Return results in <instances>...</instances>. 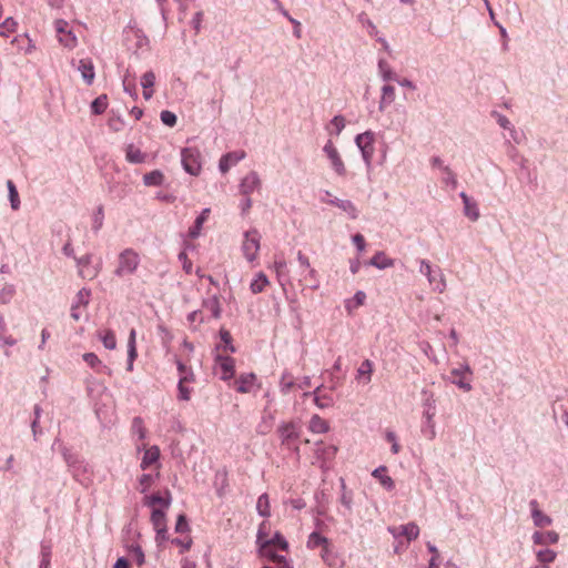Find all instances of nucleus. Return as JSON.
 I'll use <instances>...</instances> for the list:
<instances>
[{"label": "nucleus", "mask_w": 568, "mask_h": 568, "mask_svg": "<svg viewBox=\"0 0 568 568\" xmlns=\"http://www.w3.org/2000/svg\"><path fill=\"white\" fill-rule=\"evenodd\" d=\"M373 374V363L369 359H364L357 368V378L365 377V383H369Z\"/></svg>", "instance_id": "obj_43"}, {"label": "nucleus", "mask_w": 568, "mask_h": 568, "mask_svg": "<svg viewBox=\"0 0 568 568\" xmlns=\"http://www.w3.org/2000/svg\"><path fill=\"white\" fill-rule=\"evenodd\" d=\"M172 503V495L170 490H165L164 496L159 493L146 495L143 498V505L152 508L151 523L156 532H161L166 527L165 510H168Z\"/></svg>", "instance_id": "obj_1"}, {"label": "nucleus", "mask_w": 568, "mask_h": 568, "mask_svg": "<svg viewBox=\"0 0 568 568\" xmlns=\"http://www.w3.org/2000/svg\"><path fill=\"white\" fill-rule=\"evenodd\" d=\"M104 211L103 206H98L97 211L93 214V231L98 232L103 225Z\"/></svg>", "instance_id": "obj_59"}, {"label": "nucleus", "mask_w": 568, "mask_h": 568, "mask_svg": "<svg viewBox=\"0 0 568 568\" xmlns=\"http://www.w3.org/2000/svg\"><path fill=\"white\" fill-rule=\"evenodd\" d=\"M341 488H342V495H341V504L347 509L352 510L353 505V498L351 493L346 490V485L344 479H341Z\"/></svg>", "instance_id": "obj_56"}, {"label": "nucleus", "mask_w": 568, "mask_h": 568, "mask_svg": "<svg viewBox=\"0 0 568 568\" xmlns=\"http://www.w3.org/2000/svg\"><path fill=\"white\" fill-rule=\"evenodd\" d=\"M69 23L63 19H58L54 21V28L58 34L59 42L65 48L73 49L77 43V37L74 33L68 29Z\"/></svg>", "instance_id": "obj_11"}, {"label": "nucleus", "mask_w": 568, "mask_h": 568, "mask_svg": "<svg viewBox=\"0 0 568 568\" xmlns=\"http://www.w3.org/2000/svg\"><path fill=\"white\" fill-rule=\"evenodd\" d=\"M18 23L13 18H7L2 23H0V36L8 37L10 33H13L17 29Z\"/></svg>", "instance_id": "obj_52"}, {"label": "nucleus", "mask_w": 568, "mask_h": 568, "mask_svg": "<svg viewBox=\"0 0 568 568\" xmlns=\"http://www.w3.org/2000/svg\"><path fill=\"white\" fill-rule=\"evenodd\" d=\"M555 416L559 415L562 423L568 427V399L554 407Z\"/></svg>", "instance_id": "obj_55"}, {"label": "nucleus", "mask_w": 568, "mask_h": 568, "mask_svg": "<svg viewBox=\"0 0 568 568\" xmlns=\"http://www.w3.org/2000/svg\"><path fill=\"white\" fill-rule=\"evenodd\" d=\"M387 530L394 538L405 537L408 542L415 540L419 535V527L413 521L406 525L388 527Z\"/></svg>", "instance_id": "obj_14"}, {"label": "nucleus", "mask_w": 568, "mask_h": 568, "mask_svg": "<svg viewBox=\"0 0 568 568\" xmlns=\"http://www.w3.org/2000/svg\"><path fill=\"white\" fill-rule=\"evenodd\" d=\"M203 307L211 312L214 318H220L222 314L221 303L216 295L203 301Z\"/></svg>", "instance_id": "obj_39"}, {"label": "nucleus", "mask_w": 568, "mask_h": 568, "mask_svg": "<svg viewBox=\"0 0 568 568\" xmlns=\"http://www.w3.org/2000/svg\"><path fill=\"white\" fill-rule=\"evenodd\" d=\"M419 272L425 275L433 290L443 293L446 290V280L439 267L433 268L426 260H420Z\"/></svg>", "instance_id": "obj_4"}, {"label": "nucleus", "mask_w": 568, "mask_h": 568, "mask_svg": "<svg viewBox=\"0 0 568 568\" xmlns=\"http://www.w3.org/2000/svg\"><path fill=\"white\" fill-rule=\"evenodd\" d=\"M308 429L315 434H325L329 430V425L321 416L313 415L310 420Z\"/></svg>", "instance_id": "obj_35"}, {"label": "nucleus", "mask_w": 568, "mask_h": 568, "mask_svg": "<svg viewBox=\"0 0 568 568\" xmlns=\"http://www.w3.org/2000/svg\"><path fill=\"white\" fill-rule=\"evenodd\" d=\"M125 160L132 164H141L145 162L146 154L139 148H135L134 144L130 143L125 148Z\"/></svg>", "instance_id": "obj_29"}, {"label": "nucleus", "mask_w": 568, "mask_h": 568, "mask_svg": "<svg viewBox=\"0 0 568 568\" xmlns=\"http://www.w3.org/2000/svg\"><path fill=\"white\" fill-rule=\"evenodd\" d=\"M381 91L382 94L378 103V110L384 112L385 109L395 101V88L390 84H385L382 87Z\"/></svg>", "instance_id": "obj_26"}, {"label": "nucleus", "mask_w": 568, "mask_h": 568, "mask_svg": "<svg viewBox=\"0 0 568 568\" xmlns=\"http://www.w3.org/2000/svg\"><path fill=\"white\" fill-rule=\"evenodd\" d=\"M261 187V180L255 171L246 174L240 183V192L244 196H250L254 191Z\"/></svg>", "instance_id": "obj_16"}, {"label": "nucleus", "mask_w": 568, "mask_h": 568, "mask_svg": "<svg viewBox=\"0 0 568 568\" xmlns=\"http://www.w3.org/2000/svg\"><path fill=\"white\" fill-rule=\"evenodd\" d=\"M215 363L222 371L221 379L229 381L234 376L235 362L234 358L226 355L216 354Z\"/></svg>", "instance_id": "obj_17"}, {"label": "nucleus", "mask_w": 568, "mask_h": 568, "mask_svg": "<svg viewBox=\"0 0 568 568\" xmlns=\"http://www.w3.org/2000/svg\"><path fill=\"white\" fill-rule=\"evenodd\" d=\"M7 187L9 191V200L11 203V207L13 210H18L20 207V200H19V193L17 191L14 183L11 180H8Z\"/></svg>", "instance_id": "obj_48"}, {"label": "nucleus", "mask_w": 568, "mask_h": 568, "mask_svg": "<svg viewBox=\"0 0 568 568\" xmlns=\"http://www.w3.org/2000/svg\"><path fill=\"white\" fill-rule=\"evenodd\" d=\"M471 375V369L468 364L460 365L459 367L453 368L450 371V382L465 392L471 390V385L469 383V376Z\"/></svg>", "instance_id": "obj_10"}, {"label": "nucleus", "mask_w": 568, "mask_h": 568, "mask_svg": "<svg viewBox=\"0 0 568 568\" xmlns=\"http://www.w3.org/2000/svg\"><path fill=\"white\" fill-rule=\"evenodd\" d=\"M51 549L49 546L41 547V561L39 568H50Z\"/></svg>", "instance_id": "obj_61"}, {"label": "nucleus", "mask_w": 568, "mask_h": 568, "mask_svg": "<svg viewBox=\"0 0 568 568\" xmlns=\"http://www.w3.org/2000/svg\"><path fill=\"white\" fill-rule=\"evenodd\" d=\"M78 70L81 73L83 81L88 85H91L95 77L92 61L90 59H81L79 61Z\"/></svg>", "instance_id": "obj_24"}, {"label": "nucleus", "mask_w": 568, "mask_h": 568, "mask_svg": "<svg viewBox=\"0 0 568 568\" xmlns=\"http://www.w3.org/2000/svg\"><path fill=\"white\" fill-rule=\"evenodd\" d=\"M529 506L531 508V517L535 526L546 527L551 525L552 519L538 508V503L536 499L530 500Z\"/></svg>", "instance_id": "obj_23"}, {"label": "nucleus", "mask_w": 568, "mask_h": 568, "mask_svg": "<svg viewBox=\"0 0 568 568\" xmlns=\"http://www.w3.org/2000/svg\"><path fill=\"white\" fill-rule=\"evenodd\" d=\"M537 560L541 564H550L555 561L557 552L552 549H540L536 552Z\"/></svg>", "instance_id": "obj_49"}, {"label": "nucleus", "mask_w": 568, "mask_h": 568, "mask_svg": "<svg viewBox=\"0 0 568 568\" xmlns=\"http://www.w3.org/2000/svg\"><path fill=\"white\" fill-rule=\"evenodd\" d=\"M160 457V450L156 446L151 447L150 449L145 450L140 467L145 470L148 469L152 464L158 462Z\"/></svg>", "instance_id": "obj_37"}, {"label": "nucleus", "mask_w": 568, "mask_h": 568, "mask_svg": "<svg viewBox=\"0 0 568 568\" xmlns=\"http://www.w3.org/2000/svg\"><path fill=\"white\" fill-rule=\"evenodd\" d=\"M261 235L257 230H250L244 233L242 251L248 262L255 261L260 251Z\"/></svg>", "instance_id": "obj_7"}, {"label": "nucleus", "mask_w": 568, "mask_h": 568, "mask_svg": "<svg viewBox=\"0 0 568 568\" xmlns=\"http://www.w3.org/2000/svg\"><path fill=\"white\" fill-rule=\"evenodd\" d=\"M99 337L106 349L112 351L116 347V338L112 331L106 329L104 332H101L99 333Z\"/></svg>", "instance_id": "obj_45"}, {"label": "nucleus", "mask_w": 568, "mask_h": 568, "mask_svg": "<svg viewBox=\"0 0 568 568\" xmlns=\"http://www.w3.org/2000/svg\"><path fill=\"white\" fill-rule=\"evenodd\" d=\"M190 530L187 518L184 514H180L175 524V532L184 534Z\"/></svg>", "instance_id": "obj_60"}, {"label": "nucleus", "mask_w": 568, "mask_h": 568, "mask_svg": "<svg viewBox=\"0 0 568 568\" xmlns=\"http://www.w3.org/2000/svg\"><path fill=\"white\" fill-rule=\"evenodd\" d=\"M83 361L93 369H98L102 363L94 353H84L82 355Z\"/></svg>", "instance_id": "obj_63"}, {"label": "nucleus", "mask_w": 568, "mask_h": 568, "mask_svg": "<svg viewBox=\"0 0 568 568\" xmlns=\"http://www.w3.org/2000/svg\"><path fill=\"white\" fill-rule=\"evenodd\" d=\"M108 108L106 94H101L95 98L91 103V111L93 114H102Z\"/></svg>", "instance_id": "obj_44"}, {"label": "nucleus", "mask_w": 568, "mask_h": 568, "mask_svg": "<svg viewBox=\"0 0 568 568\" xmlns=\"http://www.w3.org/2000/svg\"><path fill=\"white\" fill-rule=\"evenodd\" d=\"M155 84V74L153 71L145 72L141 78V87L143 89H151Z\"/></svg>", "instance_id": "obj_62"}, {"label": "nucleus", "mask_w": 568, "mask_h": 568, "mask_svg": "<svg viewBox=\"0 0 568 568\" xmlns=\"http://www.w3.org/2000/svg\"><path fill=\"white\" fill-rule=\"evenodd\" d=\"M315 458L322 469H327V463L331 462L336 453L337 447L334 445H326L324 442H317L315 444Z\"/></svg>", "instance_id": "obj_13"}, {"label": "nucleus", "mask_w": 568, "mask_h": 568, "mask_svg": "<svg viewBox=\"0 0 568 568\" xmlns=\"http://www.w3.org/2000/svg\"><path fill=\"white\" fill-rule=\"evenodd\" d=\"M422 395L424 412H432V414H436V400L434 398V395L427 390H423Z\"/></svg>", "instance_id": "obj_51"}, {"label": "nucleus", "mask_w": 568, "mask_h": 568, "mask_svg": "<svg viewBox=\"0 0 568 568\" xmlns=\"http://www.w3.org/2000/svg\"><path fill=\"white\" fill-rule=\"evenodd\" d=\"M244 158H245L244 151L229 152V153L222 155V158L220 159L219 169L222 173H226L231 166L237 164Z\"/></svg>", "instance_id": "obj_19"}, {"label": "nucleus", "mask_w": 568, "mask_h": 568, "mask_svg": "<svg viewBox=\"0 0 568 568\" xmlns=\"http://www.w3.org/2000/svg\"><path fill=\"white\" fill-rule=\"evenodd\" d=\"M256 510H257L258 515L262 517L271 516L270 499H268V495L266 493L262 494L257 498Z\"/></svg>", "instance_id": "obj_42"}, {"label": "nucleus", "mask_w": 568, "mask_h": 568, "mask_svg": "<svg viewBox=\"0 0 568 568\" xmlns=\"http://www.w3.org/2000/svg\"><path fill=\"white\" fill-rule=\"evenodd\" d=\"M194 373L193 371H189L187 375H182L179 378L178 389H179V399L189 400L191 398V389L185 386L186 383L194 382Z\"/></svg>", "instance_id": "obj_28"}, {"label": "nucleus", "mask_w": 568, "mask_h": 568, "mask_svg": "<svg viewBox=\"0 0 568 568\" xmlns=\"http://www.w3.org/2000/svg\"><path fill=\"white\" fill-rule=\"evenodd\" d=\"M153 484V476L151 474H143L139 478L140 491L142 494L146 493L151 485Z\"/></svg>", "instance_id": "obj_64"}, {"label": "nucleus", "mask_w": 568, "mask_h": 568, "mask_svg": "<svg viewBox=\"0 0 568 568\" xmlns=\"http://www.w3.org/2000/svg\"><path fill=\"white\" fill-rule=\"evenodd\" d=\"M182 166L191 175H199L202 170L201 152L196 148H185L181 152Z\"/></svg>", "instance_id": "obj_6"}, {"label": "nucleus", "mask_w": 568, "mask_h": 568, "mask_svg": "<svg viewBox=\"0 0 568 568\" xmlns=\"http://www.w3.org/2000/svg\"><path fill=\"white\" fill-rule=\"evenodd\" d=\"M135 329L132 328L129 335L128 339V365L126 371L132 372L133 371V363L138 356L136 352V345H135Z\"/></svg>", "instance_id": "obj_30"}, {"label": "nucleus", "mask_w": 568, "mask_h": 568, "mask_svg": "<svg viewBox=\"0 0 568 568\" xmlns=\"http://www.w3.org/2000/svg\"><path fill=\"white\" fill-rule=\"evenodd\" d=\"M60 452L73 477L75 479H79L81 471H87V465L82 460H80L75 454H73L68 447L63 446L62 444H60Z\"/></svg>", "instance_id": "obj_12"}, {"label": "nucleus", "mask_w": 568, "mask_h": 568, "mask_svg": "<svg viewBox=\"0 0 568 568\" xmlns=\"http://www.w3.org/2000/svg\"><path fill=\"white\" fill-rule=\"evenodd\" d=\"M323 388V385L317 386L313 394H314V402L318 408H328L334 405V399L332 395L329 394H321V390Z\"/></svg>", "instance_id": "obj_32"}, {"label": "nucleus", "mask_w": 568, "mask_h": 568, "mask_svg": "<svg viewBox=\"0 0 568 568\" xmlns=\"http://www.w3.org/2000/svg\"><path fill=\"white\" fill-rule=\"evenodd\" d=\"M443 172L445 174V176L443 178V183L452 186L453 189H456L457 178H456L455 173L450 170L449 166H444Z\"/></svg>", "instance_id": "obj_57"}, {"label": "nucleus", "mask_w": 568, "mask_h": 568, "mask_svg": "<svg viewBox=\"0 0 568 568\" xmlns=\"http://www.w3.org/2000/svg\"><path fill=\"white\" fill-rule=\"evenodd\" d=\"M90 295H91L90 290H88L85 287L81 288L77 293L75 301L72 305H74V307L88 306L89 301H90Z\"/></svg>", "instance_id": "obj_53"}, {"label": "nucleus", "mask_w": 568, "mask_h": 568, "mask_svg": "<svg viewBox=\"0 0 568 568\" xmlns=\"http://www.w3.org/2000/svg\"><path fill=\"white\" fill-rule=\"evenodd\" d=\"M265 524H261L256 535V542L260 545L262 552H267V549L272 546H277L282 550H287L288 542L286 539L280 534L275 532V535L271 539H266V535L264 534Z\"/></svg>", "instance_id": "obj_8"}, {"label": "nucleus", "mask_w": 568, "mask_h": 568, "mask_svg": "<svg viewBox=\"0 0 568 568\" xmlns=\"http://www.w3.org/2000/svg\"><path fill=\"white\" fill-rule=\"evenodd\" d=\"M559 540V535L555 530L546 532L535 531L532 534V541L535 545H555Z\"/></svg>", "instance_id": "obj_25"}, {"label": "nucleus", "mask_w": 568, "mask_h": 568, "mask_svg": "<svg viewBox=\"0 0 568 568\" xmlns=\"http://www.w3.org/2000/svg\"><path fill=\"white\" fill-rule=\"evenodd\" d=\"M300 282H305V285L311 287L312 290H317L320 286L317 272L313 267L305 271V274H302V278L300 280Z\"/></svg>", "instance_id": "obj_41"}, {"label": "nucleus", "mask_w": 568, "mask_h": 568, "mask_svg": "<svg viewBox=\"0 0 568 568\" xmlns=\"http://www.w3.org/2000/svg\"><path fill=\"white\" fill-rule=\"evenodd\" d=\"M211 210L209 207L204 209L201 214L195 219L193 226L189 230V236L191 239H196L201 234L202 226L204 222L207 220Z\"/></svg>", "instance_id": "obj_31"}, {"label": "nucleus", "mask_w": 568, "mask_h": 568, "mask_svg": "<svg viewBox=\"0 0 568 568\" xmlns=\"http://www.w3.org/2000/svg\"><path fill=\"white\" fill-rule=\"evenodd\" d=\"M220 337L223 343V351L230 352V353H235L236 349L232 343L233 339H232L231 333L225 328H221Z\"/></svg>", "instance_id": "obj_50"}, {"label": "nucleus", "mask_w": 568, "mask_h": 568, "mask_svg": "<svg viewBox=\"0 0 568 568\" xmlns=\"http://www.w3.org/2000/svg\"><path fill=\"white\" fill-rule=\"evenodd\" d=\"M386 470L387 468L385 466H379L373 470L372 476L377 478L384 488L392 490L395 487V484L392 477L385 474Z\"/></svg>", "instance_id": "obj_34"}, {"label": "nucleus", "mask_w": 568, "mask_h": 568, "mask_svg": "<svg viewBox=\"0 0 568 568\" xmlns=\"http://www.w3.org/2000/svg\"><path fill=\"white\" fill-rule=\"evenodd\" d=\"M295 385L294 377L290 372H284L280 381V388L283 394H287Z\"/></svg>", "instance_id": "obj_47"}, {"label": "nucleus", "mask_w": 568, "mask_h": 568, "mask_svg": "<svg viewBox=\"0 0 568 568\" xmlns=\"http://www.w3.org/2000/svg\"><path fill=\"white\" fill-rule=\"evenodd\" d=\"M366 265L374 266L378 270H385L394 266V260L386 256L382 251L376 252L374 256L366 262Z\"/></svg>", "instance_id": "obj_27"}, {"label": "nucleus", "mask_w": 568, "mask_h": 568, "mask_svg": "<svg viewBox=\"0 0 568 568\" xmlns=\"http://www.w3.org/2000/svg\"><path fill=\"white\" fill-rule=\"evenodd\" d=\"M14 294L16 286L13 284H6L2 288H0V304H9L12 301Z\"/></svg>", "instance_id": "obj_46"}, {"label": "nucleus", "mask_w": 568, "mask_h": 568, "mask_svg": "<svg viewBox=\"0 0 568 568\" xmlns=\"http://www.w3.org/2000/svg\"><path fill=\"white\" fill-rule=\"evenodd\" d=\"M77 262V266L79 268V275L82 278L93 280L99 274V268L97 266H92V255L85 254L81 257H74Z\"/></svg>", "instance_id": "obj_15"}, {"label": "nucleus", "mask_w": 568, "mask_h": 568, "mask_svg": "<svg viewBox=\"0 0 568 568\" xmlns=\"http://www.w3.org/2000/svg\"><path fill=\"white\" fill-rule=\"evenodd\" d=\"M267 284H268L267 276L263 272H260L255 276V278L251 282L250 290L253 294H258L265 290Z\"/></svg>", "instance_id": "obj_40"}, {"label": "nucleus", "mask_w": 568, "mask_h": 568, "mask_svg": "<svg viewBox=\"0 0 568 568\" xmlns=\"http://www.w3.org/2000/svg\"><path fill=\"white\" fill-rule=\"evenodd\" d=\"M140 264L139 254L132 248H125L119 254V264L114 274L123 276L133 274Z\"/></svg>", "instance_id": "obj_3"}, {"label": "nucleus", "mask_w": 568, "mask_h": 568, "mask_svg": "<svg viewBox=\"0 0 568 568\" xmlns=\"http://www.w3.org/2000/svg\"><path fill=\"white\" fill-rule=\"evenodd\" d=\"M323 151L326 154L327 159L329 160L331 166L334 170V172L338 176H345L347 171L344 161L342 160L338 150L331 140L326 142V144L323 148Z\"/></svg>", "instance_id": "obj_9"}, {"label": "nucleus", "mask_w": 568, "mask_h": 568, "mask_svg": "<svg viewBox=\"0 0 568 568\" xmlns=\"http://www.w3.org/2000/svg\"><path fill=\"white\" fill-rule=\"evenodd\" d=\"M132 433L138 435L140 440H143L146 436V432L143 425V419L139 416L134 417L132 420Z\"/></svg>", "instance_id": "obj_54"}, {"label": "nucleus", "mask_w": 568, "mask_h": 568, "mask_svg": "<svg viewBox=\"0 0 568 568\" xmlns=\"http://www.w3.org/2000/svg\"><path fill=\"white\" fill-rule=\"evenodd\" d=\"M459 197L464 204V214L473 222L477 221L480 216L478 204L473 201L465 192H460Z\"/></svg>", "instance_id": "obj_22"}, {"label": "nucleus", "mask_w": 568, "mask_h": 568, "mask_svg": "<svg viewBox=\"0 0 568 568\" xmlns=\"http://www.w3.org/2000/svg\"><path fill=\"white\" fill-rule=\"evenodd\" d=\"M355 143L357 148L361 150L363 161L365 162L367 168H371L372 161L375 153V134L372 131H366L364 133L357 134L355 138Z\"/></svg>", "instance_id": "obj_5"}, {"label": "nucleus", "mask_w": 568, "mask_h": 568, "mask_svg": "<svg viewBox=\"0 0 568 568\" xmlns=\"http://www.w3.org/2000/svg\"><path fill=\"white\" fill-rule=\"evenodd\" d=\"M322 201L341 209L352 220H356L358 217V210L355 206V204L349 200L334 197L329 200L322 199Z\"/></svg>", "instance_id": "obj_18"}, {"label": "nucleus", "mask_w": 568, "mask_h": 568, "mask_svg": "<svg viewBox=\"0 0 568 568\" xmlns=\"http://www.w3.org/2000/svg\"><path fill=\"white\" fill-rule=\"evenodd\" d=\"M377 67L378 73L385 82L397 80V74L393 71L390 64L386 61V59L379 58Z\"/></svg>", "instance_id": "obj_33"}, {"label": "nucleus", "mask_w": 568, "mask_h": 568, "mask_svg": "<svg viewBox=\"0 0 568 568\" xmlns=\"http://www.w3.org/2000/svg\"><path fill=\"white\" fill-rule=\"evenodd\" d=\"M277 434L281 439V444L288 449L298 452V447L295 443L301 435V426L296 422H283L277 427Z\"/></svg>", "instance_id": "obj_2"}, {"label": "nucleus", "mask_w": 568, "mask_h": 568, "mask_svg": "<svg viewBox=\"0 0 568 568\" xmlns=\"http://www.w3.org/2000/svg\"><path fill=\"white\" fill-rule=\"evenodd\" d=\"M256 375L254 373L241 374L235 381L236 390L241 394L251 393L255 386Z\"/></svg>", "instance_id": "obj_21"}, {"label": "nucleus", "mask_w": 568, "mask_h": 568, "mask_svg": "<svg viewBox=\"0 0 568 568\" xmlns=\"http://www.w3.org/2000/svg\"><path fill=\"white\" fill-rule=\"evenodd\" d=\"M435 414L432 412H423V424L420 432L428 440H434L436 437V426L434 420Z\"/></svg>", "instance_id": "obj_20"}, {"label": "nucleus", "mask_w": 568, "mask_h": 568, "mask_svg": "<svg viewBox=\"0 0 568 568\" xmlns=\"http://www.w3.org/2000/svg\"><path fill=\"white\" fill-rule=\"evenodd\" d=\"M160 119L162 121L163 124L168 125V126H174L176 124V121H178V118L176 115L169 111V110H163L161 113H160Z\"/></svg>", "instance_id": "obj_58"}, {"label": "nucleus", "mask_w": 568, "mask_h": 568, "mask_svg": "<svg viewBox=\"0 0 568 568\" xmlns=\"http://www.w3.org/2000/svg\"><path fill=\"white\" fill-rule=\"evenodd\" d=\"M164 182V174L160 170H153L143 175V183L146 186H160Z\"/></svg>", "instance_id": "obj_38"}, {"label": "nucleus", "mask_w": 568, "mask_h": 568, "mask_svg": "<svg viewBox=\"0 0 568 568\" xmlns=\"http://www.w3.org/2000/svg\"><path fill=\"white\" fill-rule=\"evenodd\" d=\"M328 542L329 540L326 537L321 535L318 531H313L307 538L306 547L308 549L323 548L326 547Z\"/></svg>", "instance_id": "obj_36"}]
</instances>
